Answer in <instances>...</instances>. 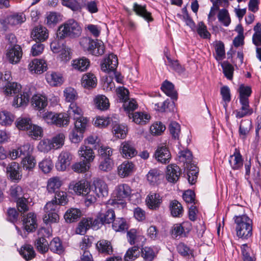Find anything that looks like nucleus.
Instances as JSON below:
<instances>
[{"instance_id":"obj_1","label":"nucleus","mask_w":261,"mask_h":261,"mask_svg":"<svg viewBox=\"0 0 261 261\" xmlns=\"http://www.w3.org/2000/svg\"><path fill=\"white\" fill-rule=\"evenodd\" d=\"M237 224L236 231L238 237L248 239L252 234V221L246 215L234 217Z\"/></svg>"},{"instance_id":"obj_2","label":"nucleus","mask_w":261,"mask_h":261,"mask_svg":"<svg viewBox=\"0 0 261 261\" xmlns=\"http://www.w3.org/2000/svg\"><path fill=\"white\" fill-rule=\"evenodd\" d=\"M81 33V28L74 19H69L61 25L57 31V36L60 39L66 37H76Z\"/></svg>"},{"instance_id":"obj_3","label":"nucleus","mask_w":261,"mask_h":261,"mask_svg":"<svg viewBox=\"0 0 261 261\" xmlns=\"http://www.w3.org/2000/svg\"><path fill=\"white\" fill-rule=\"evenodd\" d=\"M40 116L48 124H54L58 126L68 125L69 118L66 113H54L51 112H40Z\"/></svg>"},{"instance_id":"obj_4","label":"nucleus","mask_w":261,"mask_h":261,"mask_svg":"<svg viewBox=\"0 0 261 261\" xmlns=\"http://www.w3.org/2000/svg\"><path fill=\"white\" fill-rule=\"evenodd\" d=\"M60 206L54 203V201L47 202L44 206L45 214L43 216V221L46 224L57 223L59 220V216L58 214Z\"/></svg>"},{"instance_id":"obj_5","label":"nucleus","mask_w":261,"mask_h":261,"mask_svg":"<svg viewBox=\"0 0 261 261\" xmlns=\"http://www.w3.org/2000/svg\"><path fill=\"white\" fill-rule=\"evenodd\" d=\"M83 47L88 53L96 56L104 54L105 46L103 42L98 40L85 38L82 41Z\"/></svg>"},{"instance_id":"obj_6","label":"nucleus","mask_w":261,"mask_h":261,"mask_svg":"<svg viewBox=\"0 0 261 261\" xmlns=\"http://www.w3.org/2000/svg\"><path fill=\"white\" fill-rule=\"evenodd\" d=\"M131 193L132 189L127 184H122L118 185L114 191L113 194L115 199L111 204L117 203L124 205L123 201L129 197Z\"/></svg>"},{"instance_id":"obj_7","label":"nucleus","mask_w":261,"mask_h":261,"mask_svg":"<svg viewBox=\"0 0 261 261\" xmlns=\"http://www.w3.org/2000/svg\"><path fill=\"white\" fill-rule=\"evenodd\" d=\"M115 218V214L113 209L109 208L105 211H101L93 222L94 228H98L100 225L110 224L114 221Z\"/></svg>"},{"instance_id":"obj_8","label":"nucleus","mask_w":261,"mask_h":261,"mask_svg":"<svg viewBox=\"0 0 261 261\" xmlns=\"http://www.w3.org/2000/svg\"><path fill=\"white\" fill-rule=\"evenodd\" d=\"M23 229L28 233L34 232L37 228L36 215L33 213H29L23 215L21 219Z\"/></svg>"},{"instance_id":"obj_9","label":"nucleus","mask_w":261,"mask_h":261,"mask_svg":"<svg viewBox=\"0 0 261 261\" xmlns=\"http://www.w3.org/2000/svg\"><path fill=\"white\" fill-rule=\"evenodd\" d=\"M7 175L11 180L18 182L22 177L21 167L15 162L9 164L6 168Z\"/></svg>"},{"instance_id":"obj_10","label":"nucleus","mask_w":261,"mask_h":261,"mask_svg":"<svg viewBox=\"0 0 261 261\" xmlns=\"http://www.w3.org/2000/svg\"><path fill=\"white\" fill-rule=\"evenodd\" d=\"M118 65V59L117 56L113 54H110L106 58L101 65V70L108 73L115 72Z\"/></svg>"},{"instance_id":"obj_11","label":"nucleus","mask_w":261,"mask_h":261,"mask_svg":"<svg viewBox=\"0 0 261 261\" xmlns=\"http://www.w3.org/2000/svg\"><path fill=\"white\" fill-rule=\"evenodd\" d=\"M90 183L85 180H82L78 182H72L70 184L69 188L72 190L76 194L81 195L87 194L90 191Z\"/></svg>"},{"instance_id":"obj_12","label":"nucleus","mask_w":261,"mask_h":261,"mask_svg":"<svg viewBox=\"0 0 261 261\" xmlns=\"http://www.w3.org/2000/svg\"><path fill=\"white\" fill-rule=\"evenodd\" d=\"M120 152L122 156L126 159L134 157L137 154L134 145L129 141H124L121 143Z\"/></svg>"},{"instance_id":"obj_13","label":"nucleus","mask_w":261,"mask_h":261,"mask_svg":"<svg viewBox=\"0 0 261 261\" xmlns=\"http://www.w3.org/2000/svg\"><path fill=\"white\" fill-rule=\"evenodd\" d=\"M145 201L149 209L156 210L162 202V199L159 193L151 192L147 195Z\"/></svg>"},{"instance_id":"obj_14","label":"nucleus","mask_w":261,"mask_h":261,"mask_svg":"<svg viewBox=\"0 0 261 261\" xmlns=\"http://www.w3.org/2000/svg\"><path fill=\"white\" fill-rule=\"evenodd\" d=\"M239 100L242 106L240 110L236 111V117L241 118L252 114L253 110L250 108L249 98L242 97L239 98Z\"/></svg>"},{"instance_id":"obj_15","label":"nucleus","mask_w":261,"mask_h":261,"mask_svg":"<svg viewBox=\"0 0 261 261\" xmlns=\"http://www.w3.org/2000/svg\"><path fill=\"white\" fill-rule=\"evenodd\" d=\"M32 37L36 42L44 41L48 38V32L46 28L37 26L34 28L31 33Z\"/></svg>"},{"instance_id":"obj_16","label":"nucleus","mask_w":261,"mask_h":261,"mask_svg":"<svg viewBox=\"0 0 261 261\" xmlns=\"http://www.w3.org/2000/svg\"><path fill=\"white\" fill-rule=\"evenodd\" d=\"M154 156L159 162L163 164L168 163L171 159L170 152L166 146L159 147L155 152Z\"/></svg>"},{"instance_id":"obj_17","label":"nucleus","mask_w":261,"mask_h":261,"mask_svg":"<svg viewBox=\"0 0 261 261\" xmlns=\"http://www.w3.org/2000/svg\"><path fill=\"white\" fill-rule=\"evenodd\" d=\"M31 94L29 91L24 90L15 96L13 101V106L18 108L25 106L28 103Z\"/></svg>"},{"instance_id":"obj_18","label":"nucleus","mask_w":261,"mask_h":261,"mask_svg":"<svg viewBox=\"0 0 261 261\" xmlns=\"http://www.w3.org/2000/svg\"><path fill=\"white\" fill-rule=\"evenodd\" d=\"M180 175V169L176 165H169L167 167L166 178L169 182L175 183Z\"/></svg>"},{"instance_id":"obj_19","label":"nucleus","mask_w":261,"mask_h":261,"mask_svg":"<svg viewBox=\"0 0 261 261\" xmlns=\"http://www.w3.org/2000/svg\"><path fill=\"white\" fill-rule=\"evenodd\" d=\"M111 121L112 129L115 135L119 138H124L126 134V127L123 125L119 124L118 119L116 116H114L113 119H112Z\"/></svg>"},{"instance_id":"obj_20","label":"nucleus","mask_w":261,"mask_h":261,"mask_svg":"<svg viewBox=\"0 0 261 261\" xmlns=\"http://www.w3.org/2000/svg\"><path fill=\"white\" fill-rule=\"evenodd\" d=\"M146 5H141L135 3L133 9L137 15L143 17L148 22L152 21L153 19L152 17L151 13L146 10Z\"/></svg>"},{"instance_id":"obj_21","label":"nucleus","mask_w":261,"mask_h":261,"mask_svg":"<svg viewBox=\"0 0 261 261\" xmlns=\"http://www.w3.org/2000/svg\"><path fill=\"white\" fill-rule=\"evenodd\" d=\"M7 57L11 63H17L22 57V49L18 45L12 47L7 53Z\"/></svg>"},{"instance_id":"obj_22","label":"nucleus","mask_w":261,"mask_h":261,"mask_svg":"<svg viewBox=\"0 0 261 261\" xmlns=\"http://www.w3.org/2000/svg\"><path fill=\"white\" fill-rule=\"evenodd\" d=\"M96 247L98 252L105 255H111L113 254V248L110 241L102 239L99 240L96 244Z\"/></svg>"},{"instance_id":"obj_23","label":"nucleus","mask_w":261,"mask_h":261,"mask_svg":"<svg viewBox=\"0 0 261 261\" xmlns=\"http://www.w3.org/2000/svg\"><path fill=\"white\" fill-rule=\"evenodd\" d=\"M29 68L31 72L40 74L46 70L47 66L44 60L35 59L30 63Z\"/></svg>"},{"instance_id":"obj_24","label":"nucleus","mask_w":261,"mask_h":261,"mask_svg":"<svg viewBox=\"0 0 261 261\" xmlns=\"http://www.w3.org/2000/svg\"><path fill=\"white\" fill-rule=\"evenodd\" d=\"M134 165L132 162L124 161L118 167V173L121 177L129 176L134 170Z\"/></svg>"},{"instance_id":"obj_25","label":"nucleus","mask_w":261,"mask_h":261,"mask_svg":"<svg viewBox=\"0 0 261 261\" xmlns=\"http://www.w3.org/2000/svg\"><path fill=\"white\" fill-rule=\"evenodd\" d=\"M169 210L173 217L180 218L184 214V208L182 204L177 200H173L170 202Z\"/></svg>"},{"instance_id":"obj_26","label":"nucleus","mask_w":261,"mask_h":261,"mask_svg":"<svg viewBox=\"0 0 261 261\" xmlns=\"http://www.w3.org/2000/svg\"><path fill=\"white\" fill-rule=\"evenodd\" d=\"M3 89L6 96H13L21 91V86L16 82H8Z\"/></svg>"},{"instance_id":"obj_27","label":"nucleus","mask_w":261,"mask_h":261,"mask_svg":"<svg viewBox=\"0 0 261 261\" xmlns=\"http://www.w3.org/2000/svg\"><path fill=\"white\" fill-rule=\"evenodd\" d=\"M78 152L80 157L85 159V162L87 163H90L95 158L94 152L93 149L88 146H81Z\"/></svg>"},{"instance_id":"obj_28","label":"nucleus","mask_w":261,"mask_h":261,"mask_svg":"<svg viewBox=\"0 0 261 261\" xmlns=\"http://www.w3.org/2000/svg\"><path fill=\"white\" fill-rule=\"evenodd\" d=\"M32 105L37 110L44 109L47 105V98L42 95H35L32 98Z\"/></svg>"},{"instance_id":"obj_29","label":"nucleus","mask_w":261,"mask_h":261,"mask_svg":"<svg viewBox=\"0 0 261 261\" xmlns=\"http://www.w3.org/2000/svg\"><path fill=\"white\" fill-rule=\"evenodd\" d=\"M230 158L233 160V162L230 159L229 160V162L233 170H239L243 167V159L239 150L236 149L232 155H230Z\"/></svg>"},{"instance_id":"obj_30","label":"nucleus","mask_w":261,"mask_h":261,"mask_svg":"<svg viewBox=\"0 0 261 261\" xmlns=\"http://www.w3.org/2000/svg\"><path fill=\"white\" fill-rule=\"evenodd\" d=\"M161 90L169 97L173 100H176L177 93L174 89V85L170 82L166 80L164 81L161 88Z\"/></svg>"},{"instance_id":"obj_31","label":"nucleus","mask_w":261,"mask_h":261,"mask_svg":"<svg viewBox=\"0 0 261 261\" xmlns=\"http://www.w3.org/2000/svg\"><path fill=\"white\" fill-rule=\"evenodd\" d=\"M90 64L89 60L85 57H82L72 61L73 68L81 72L87 70Z\"/></svg>"},{"instance_id":"obj_32","label":"nucleus","mask_w":261,"mask_h":261,"mask_svg":"<svg viewBox=\"0 0 261 261\" xmlns=\"http://www.w3.org/2000/svg\"><path fill=\"white\" fill-rule=\"evenodd\" d=\"M94 220L91 218H84L79 223L78 227L76 229V232L77 234L83 235L90 227L94 229L93 222Z\"/></svg>"},{"instance_id":"obj_33","label":"nucleus","mask_w":261,"mask_h":261,"mask_svg":"<svg viewBox=\"0 0 261 261\" xmlns=\"http://www.w3.org/2000/svg\"><path fill=\"white\" fill-rule=\"evenodd\" d=\"M188 169L187 176L189 182L194 185L196 182L199 172L198 168L196 165L189 163L186 165Z\"/></svg>"},{"instance_id":"obj_34","label":"nucleus","mask_w":261,"mask_h":261,"mask_svg":"<svg viewBox=\"0 0 261 261\" xmlns=\"http://www.w3.org/2000/svg\"><path fill=\"white\" fill-rule=\"evenodd\" d=\"M94 187L96 195L98 197L107 196L108 189L107 184L102 180L99 179L94 182Z\"/></svg>"},{"instance_id":"obj_35","label":"nucleus","mask_w":261,"mask_h":261,"mask_svg":"<svg viewBox=\"0 0 261 261\" xmlns=\"http://www.w3.org/2000/svg\"><path fill=\"white\" fill-rule=\"evenodd\" d=\"M71 155L68 152H62L59 156L58 163L57 165L58 169L65 170L70 164Z\"/></svg>"},{"instance_id":"obj_36","label":"nucleus","mask_w":261,"mask_h":261,"mask_svg":"<svg viewBox=\"0 0 261 261\" xmlns=\"http://www.w3.org/2000/svg\"><path fill=\"white\" fill-rule=\"evenodd\" d=\"M128 117L133 121L138 124H144L150 119V116L143 112H135L129 113Z\"/></svg>"},{"instance_id":"obj_37","label":"nucleus","mask_w":261,"mask_h":261,"mask_svg":"<svg viewBox=\"0 0 261 261\" xmlns=\"http://www.w3.org/2000/svg\"><path fill=\"white\" fill-rule=\"evenodd\" d=\"M69 119L72 118L73 120L80 118L83 116V112L82 109L76 103H71L66 114Z\"/></svg>"},{"instance_id":"obj_38","label":"nucleus","mask_w":261,"mask_h":261,"mask_svg":"<svg viewBox=\"0 0 261 261\" xmlns=\"http://www.w3.org/2000/svg\"><path fill=\"white\" fill-rule=\"evenodd\" d=\"M81 214L79 209L71 208L67 211L64 215V219L66 222L72 223L79 220Z\"/></svg>"},{"instance_id":"obj_39","label":"nucleus","mask_w":261,"mask_h":261,"mask_svg":"<svg viewBox=\"0 0 261 261\" xmlns=\"http://www.w3.org/2000/svg\"><path fill=\"white\" fill-rule=\"evenodd\" d=\"M113 229L116 231L124 232L128 230L129 226L125 219L117 218L112 222Z\"/></svg>"},{"instance_id":"obj_40","label":"nucleus","mask_w":261,"mask_h":261,"mask_svg":"<svg viewBox=\"0 0 261 261\" xmlns=\"http://www.w3.org/2000/svg\"><path fill=\"white\" fill-rule=\"evenodd\" d=\"M82 83L85 88H94L97 85V79L94 74L88 73L83 76Z\"/></svg>"},{"instance_id":"obj_41","label":"nucleus","mask_w":261,"mask_h":261,"mask_svg":"<svg viewBox=\"0 0 261 261\" xmlns=\"http://www.w3.org/2000/svg\"><path fill=\"white\" fill-rule=\"evenodd\" d=\"M19 253L27 260L32 259L36 256L34 248L30 244H24L22 246Z\"/></svg>"},{"instance_id":"obj_42","label":"nucleus","mask_w":261,"mask_h":261,"mask_svg":"<svg viewBox=\"0 0 261 261\" xmlns=\"http://www.w3.org/2000/svg\"><path fill=\"white\" fill-rule=\"evenodd\" d=\"M94 102L97 108L101 111L108 110L110 107L108 98L103 95H98L94 99Z\"/></svg>"},{"instance_id":"obj_43","label":"nucleus","mask_w":261,"mask_h":261,"mask_svg":"<svg viewBox=\"0 0 261 261\" xmlns=\"http://www.w3.org/2000/svg\"><path fill=\"white\" fill-rule=\"evenodd\" d=\"M49 248L53 252L58 254H62L64 251V248L61 240L57 237L54 238L49 244Z\"/></svg>"},{"instance_id":"obj_44","label":"nucleus","mask_w":261,"mask_h":261,"mask_svg":"<svg viewBox=\"0 0 261 261\" xmlns=\"http://www.w3.org/2000/svg\"><path fill=\"white\" fill-rule=\"evenodd\" d=\"M46 79L47 83L51 86L60 85L63 82L62 76L56 72L48 73L46 75Z\"/></svg>"},{"instance_id":"obj_45","label":"nucleus","mask_w":261,"mask_h":261,"mask_svg":"<svg viewBox=\"0 0 261 261\" xmlns=\"http://www.w3.org/2000/svg\"><path fill=\"white\" fill-rule=\"evenodd\" d=\"M35 246L37 251L41 254L45 253L49 249L48 243L44 237H40L36 239Z\"/></svg>"},{"instance_id":"obj_46","label":"nucleus","mask_w":261,"mask_h":261,"mask_svg":"<svg viewBox=\"0 0 261 261\" xmlns=\"http://www.w3.org/2000/svg\"><path fill=\"white\" fill-rule=\"evenodd\" d=\"M62 185V182L58 177L50 178L47 182V189L49 193H56Z\"/></svg>"},{"instance_id":"obj_47","label":"nucleus","mask_w":261,"mask_h":261,"mask_svg":"<svg viewBox=\"0 0 261 261\" xmlns=\"http://www.w3.org/2000/svg\"><path fill=\"white\" fill-rule=\"evenodd\" d=\"M65 100L66 102L74 103L77 99L78 95L76 91L72 87H67L63 91Z\"/></svg>"},{"instance_id":"obj_48","label":"nucleus","mask_w":261,"mask_h":261,"mask_svg":"<svg viewBox=\"0 0 261 261\" xmlns=\"http://www.w3.org/2000/svg\"><path fill=\"white\" fill-rule=\"evenodd\" d=\"M74 129L79 133H84L88 124V119L83 116L74 120Z\"/></svg>"},{"instance_id":"obj_49","label":"nucleus","mask_w":261,"mask_h":261,"mask_svg":"<svg viewBox=\"0 0 261 261\" xmlns=\"http://www.w3.org/2000/svg\"><path fill=\"white\" fill-rule=\"evenodd\" d=\"M218 19L224 26L228 27L231 22V18L228 11L226 9L219 10L218 14Z\"/></svg>"},{"instance_id":"obj_50","label":"nucleus","mask_w":261,"mask_h":261,"mask_svg":"<svg viewBox=\"0 0 261 261\" xmlns=\"http://www.w3.org/2000/svg\"><path fill=\"white\" fill-rule=\"evenodd\" d=\"M17 127L20 130L28 131L32 127V121L28 118H19L16 121Z\"/></svg>"},{"instance_id":"obj_51","label":"nucleus","mask_w":261,"mask_h":261,"mask_svg":"<svg viewBox=\"0 0 261 261\" xmlns=\"http://www.w3.org/2000/svg\"><path fill=\"white\" fill-rule=\"evenodd\" d=\"M216 51L215 59L217 61H221L225 58L224 44L222 41L217 42L215 45Z\"/></svg>"},{"instance_id":"obj_52","label":"nucleus","mask_w":261,"mask_h":261,"mask_svg":"<svg viewBox=\"0 0 261 261\" xmlns=\"http://www.w3.org/2000/svg\"><path fill=\"white\" fill-rule=\"evenodd\" d=\"M223 72L225 76L229 80L233 77L234 68L233 66L227 61H224L221 63Z\"/></svg>"},{"instance_id":"obj_53","label":"nucleus","mask_w":261,"mask_h":261,"mask_svg":"<svg viewBox=\"0 0 261 261\" xmlns=\"http://www.w3.org/2000/svg\"><path fill=\"white\" fill-rule=\"evenodd\" d=\"M251 127V122L248 120H242L239 127V133L240 136L245 139Z\"/></svg>"},{"instance_id":"obj_54","label":"nucleus","mask_w":261,"mask_h":261,"mask_svg":"<svg viewBox=\"0 0 261 261\" xmlns=\"http://www.w3.org/2000/svg\"><path fill=\"white\" fill-rule=\"evenodd\" d=\"M24 16L22 14H14L7 17L6 22L11 25H16L24 21Z\"/></svg>"},{"instance_id":"obj_55","label":"nucleus","mask_w":261,"mask_h":261,"mask_svg":"<svg viewBox=\"0 0 261 261\" xmlns=\"http://www.w3.org/2000/svg\"><path fill=\"white\" fill-rule=\"evenodd\" d=\"M55 200H53L54 203H57L59 206L60 205H64L67 203L68 200L67 193L63 191H58L55 193Z\"/></svg>"},{"instance_id":"obj_56","label":"nucleus","mask_w":261,"mask_h":261,"mask_svg":"<svg viewBox=\"0 0 261 261\" xmlns=\"http://www.w3.org/2000/svg\"><path fill=\"white\" fill-rule=\"evenodd\" d=\"M177 251L182 256L187 257L191 255L193 256V251L185 243H179L176 247Z\"/></svg>"},{"instance_id":"obj_57","label":"nucleus","mask_w":261,"mask_h":261,"mask_svg":"<svg viewBox=\"0 0 261 261\" xmlns=\"http://www.w3.org/2000/svg\"><path fill=\"white\" fill-rule=\"evenodd\" d=\"M197 32L199 36L203 39H210L211 36L207 29V27L202 21L198 23Z\"/></svg>"},{"instance_id":"obj_58","label":"nucleus","mask_w":261,"mask_h":261,"mask_svg":"<svg viewBox=\"0 0 261 261\" xmlns=\"http://www.w3.org/2000/svg\"><path fill=\"white\" fill-rule=\"evenodd\" d=\"M162 176L160 171L156 169H151L147 174V179L151 184H154Z\"/></svg>"},{"instance_id":"obj_59","label":"nucleus","mask_w":261,"mask_h":261,"mask_svg":"<svg viewBox=\"0 0 261 261\" xmlns=\"http://www.w3.org/2000/svg\"><path fill=\"white\" fill-rule=\"evenodd\" d=\"M60 15L56 12H50L46 16V24L48 27H54L59 21Z\"/></svg>"},{"instance_id":"obj_60","label":"nucleus","mask_w":261,"mask_h":261,"mask_svg":"<svg viewBox=\"0 0 261 261\" xmlns=\"http://www.w3.org/2000/svg\"><path fill=\"white\" fill-rule=\"evenodd\" d=\"M65 136L63 134L60 133L54 136L50 142L53 149H58L64 144Z\"/></svg>"},{"instance_id":"obj_61","label":"nucleus","mask_w":261,"mask_h":261,"mask_svg":"<svg viewBox=\"0 0 261 261\" xmlns=\"http://www.w3.org/2000/svg\"><path fill=\"white\" fill-rule=\"evenodd\" d=\"M10 191L11 197L17 200L24 197V191L20 186L15 185L12 186Z\"/></svg>"},{"instance_id":"obj_62","label":"nucleus","mask_w":261,"mask_h":261,"mask_svg":"<svg viewBox=\"0 0 261 261\" xmlns=\"http://www.w3.org/2000/svg\"><path fill=\"white\" fill-rule=\"evenodd\" d=\"M241 253L243 261H255L254 257L250 254L251 248L247 244H244L241 246Z\"/></svg>"},{"instance_id":"obj_63","label":"nucleus","mask_w":261,"mask_h":261,"mask_svg":"<svg viewBox=\"0 0 261 261\" xmlns=\"http://www.w3.org/2000/svg\"><path fill=\"white\" fill-rule=\"evenodd\" d=\"M113 165V163L111 158L102 159L100 162L99 169L102 171L108 172L112 169Z\"/></svg>"},{"instance_id":"obj_64","label":"nucleus","mask_w":261,"mask_h":261,"mask_svg":"<svg viewBox=\"0 0 261 261\" xmlns=\"http://www.w3.org/2000/svg\"><path fill=\"white\" fill-rule=\"evenodd\" d=\"M90 168V163L85 160L75 163L72 165V169L78 173H84Z\"/></svg>"}]
</instances>
